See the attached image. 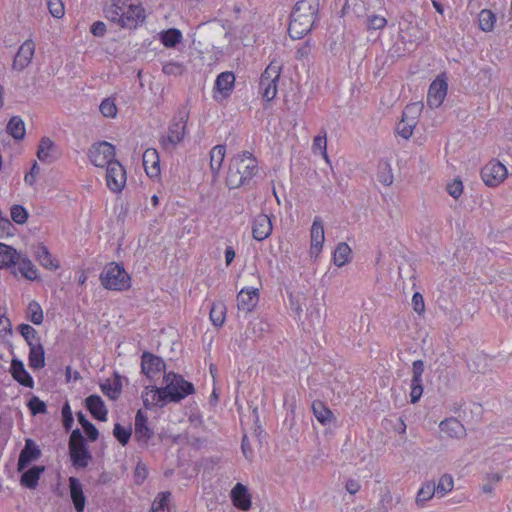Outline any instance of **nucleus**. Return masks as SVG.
<instances>
[{
  "mask_svg": "<svg viewBox=\"0 0 512 512\" xmlns=\"http://www.w3.org/2000/svg\"><path fill=\"white\" fill-rule=\"evenodd\" d=\"M273 231L270 217L266 214L257 215L252 222V235L257 241L267 239Z\"/></svg>",
  "mask_w": 512,
  "mask_h": 512,
  "instance_id": "dca6fc26",
  "label": "nucleus"
},
{
  "mask_svg": "<svg viewBox=\"0 0 512 512\" xmlns=\"http://www.w3.org/2000/svg\"><path fill=\"white\" fill-rule=\"evenodd\" d=\"M47 6L53 17L60 19L64 16V5L61 0H48Z\"/></svg>",
  "mask_w": 512,
  "mask_h": 512,
  "instance_id": "0e129e2a",
  "label": "nucleus"
},
{
  "mask_svg": "<svg viewBox=\"0 0 512 512\" xmlns=\"http://www.w3.org/2000/svg\"><path fill=\"white\" fill-rule=\"evenodd\" d=\"M11 219L19 225L25 224L28 219L27 210L21 205H13L10 209Z\"/></svg>",
  "mask_w": 512,
  "mask_h": 512,
  "instance_id": "5fc2aeb1",
  "label": "nucleus"
},
{
  "mask_svg": "<svg viewBox=\"0 0 512 512\" xmlns=\"http://www.w3.org/2000/svg\"><path fill=\"white\" fill-rule=\"evenodd\" d=\"M10 372L12 374V377L21 385L29 388L33 387V379L26 371L22 361L18 359H13L11 362Z\"/></svg>",
  "mask_w": 512,
  "mask_h": 512,
  "instance_id": "b1692460",
  "label": "nucleus"
},
{
  "mask_svg": "<svg viewBox=\"0 0 512 512\" xmlns=\"http://www.w3.org/2000/svg\"><path fill=\"white\" fill-rule=\"evenodd\" d=\"M159 155L156 149L149 148L143 154V166L149 177H157L160 174Z\"/></svg>",
  "mask_w": 512,
  "mask_h": 512,
  "instance_id": "5701e85b",
  "label": "nucleus"
},
{
  "mask_svg": "<svg viewBox=\"0 0 512 512\" xmlns=\"http://www.w3.org/2000/svg\"><path fill=\"white\" fill-rule=\"evenodd\" d=\"M233 505L243 511L251 508L252 501L248 488L242 483H237L230 492Z\"/></svg>",
  "mask_w": 512,
  "mask_h": 512,
  "instance_id": "a211bd4d",
  "label": "nucleus"
},
{
  "mask_svg": "<svg viewBox=\"0 0 512 512\" xmlns=\"http://www.w3.org/2000/svg\"><path fill=\"white\" fill-rule=\"evenodd\" d=\"M377 177L380 183L390 186L394 181L391 165L388 161H380L378 164Z\"/></svg>",
  "mask_w": 512,
  "mask_h": 512,
  "instance_id": "ea45409f",
  "label": "nucleus"
},
{
  "mask_svg": "<svg viewBox=\"0 0 512 512\" xmlns=\"http://www.w3.org/2000/svg\"><path fill=\"white\" fill-rule=\"evenodd\" d=\"M142 372L149 378L154 379L158 376L165 368L164 361L151 353L145 352L142 355L141 362Z\"/></svg>",
  "mask_w": 512,
  "mask_h": 512,
  "instance_id": "4468645a",
  "label": "nucleus"
},
{
  "mask_svg": "<svg viewBox=\"0 0 512 512\" xmlns=\"http://www.w3.org/2000/svg\"><path fill=\"white\" fill-rule=\"evenodd\" d=\"M142 399L145 407L163 406L168 401L165 393H162V388L155 386L146 387L142 394Z\"/></svg>",
  "mask_w": 512,
  "mask_h": 512,
  "instance_id": "393cba45",
  "label": "nucleus"
},
{
  "mask_svg": "<svg viewBox=\"0 0 512 512\" xmlns=\"http://www.w3.org/2000/svg\"><path fill=\"white\" fill-rule=\"evenodd\" d=\"M468 367L473 373H483L488 368V359L483 354H477L469 361Z\"/></svg>",
  "mask_w": 512,
  "mask_h": 512,
  "instance_id": "de8ad7c7",
  "label": "nucleus"
},
{
  "mask_svg": "<svg viewBox=\"0 0 512 512\" xmlns=\"http://www.w3.org/2000/svg\"><path fill=\"white\" fill-rule=\"evenodd\" d=\"M134 435L137 441L144 443H146L154 435V432L148 426L147 417L141 410H138L135 416Z\"/></svg>",
  "mask_w": 512,
  "mask_h": 512,
  "instance_id": "aec40b11",
  "label": "nucleus"
},
{
  "mask_svg": "<svg viewBox=\"0 0 512 512\" xmlns=\"http://www.w3.org/2000/svg\"><path fill=\"white\" fill-rule=\"evenodd\" d=\"M100 112L104 117L107 118H114L117 115L118 109L115 104V101L111 98L104 99L100 106H99Z\"/></svg>",
  "mask_w": 512,
  "mask_h": 512,
  "instance_id": "3c124183",
  "label": "nucleus"
},
{
  "mask_svg": "<svg viewBox=\"0 0 512 512\" xmlns=\"http://www.w3.org/2000/svg\"><path fill=\"white\" fill-rule=\"evenodd\" d=\"M19 332L25 338V340L27 341L29 346H30V342L39 343V338L37 337V332L32 326H30L28 324H21L19 326Z\"/></svg>",
  "mask_w": 512,
  "mask_h": 512,
  "instance_id": "052dcab7",
  "label": "nucleus"
},
{
  "mask_svg": "<svg viewBox=\"0 0 512 512\" xmlns=\"http://www.w3.org/2000/svg\"><path fill=\"white\" fill-rule=\"evenodd\" d=\"M45 471L44 466H34L25 471L20 479V484L29 489H35L38 485L41 474Z\"/></svg>",
  "mask_w": 512,
  "mask_h": 512,
  "instance_id": "c756f323",
  "label": "nucleus"
},
{
  "mask_svg": "<svg viewBox=\"0 0 512 512\" xmlns=\"http://www.w3.org/2000/svg\"><path fill=\"white\" fill-rule=\"evenodd\" d=\"M250 326L251 333L255 337H262L269 330V324L262 319L251 322Z\"/></svg>",
  "mask_w": 512,
  "mask_h": 512,
  "instance_id": "680f3d73",
  "label": "nucleus"
},
{
  "mask_svg": "<svg viewBox=\"0 0 512 512\" xmlns=\"http://www.w3.org/2000/svg\"><path fill=\"white\" fill-rule=\"evenodd\" d=\"M416 124L417 121H413V119H402L397 127V131L403 138L408 139L412 135Z\"/></svg>",
  "mask_w": 512,
  "mask_h": 512,
  "instance_id": "4d7b16f0",
  "label": "nucleus"
},
{
  "mask_svg": "<svg viewBox=\"0 0 512 512\" xmlns=\"http://www.w3.org/2000/svg\"><path fill=\"white\" fill-rule=\"evenodd\" d=\"M479 28L484 32H491L494 29L496 15L489 9H483L478 16Z\"/></svg>",
  "mask_w": 512,
  "mask_h": 512,
  "instance_id": "4c0bfd02",
  "label": "nucleus"
},
{
  "mask_svg": "<svg viewBox=\"0 0 512 512\" xmlns=\"http://www.w3.org/2000/svg\"><path fill=\"white\" fill-rule=\"evenodd\" d=\"M164 382L165 386L162 387V393H165L169 402H179L194 393L193 384L173 372L164 375Z\"/></svg>",
  "mask_w": 512,
  "mask_h": 512,
  "instance_id": "7ed1b4c3",
  "label": "nucleus"
},
{
  "mask_svg": "<svg viewBox=\"0 0 512 512\" xmlns=\"http://www.w3.org/2000/svg\"><path fill=\"white\" fill-rule=\"evenodd\" d=\"M6 129L15 140H22L25 137V124L19 116H13L9 120Z\"/></svg>",
  "mask_w": 512,
  "mask_h": 512,
  "instance_id": "c9c22d12",
  "label": "nucleus"
},
{
  "mask_svg": "<svg viewBox=\"0 0 512 512\" xmlns=\"http://www.w3.org/2000/svg\"><path fill=\"white\" fill-rule=\"evenodd\" d=\"M351 248L345 242L339 243L334 252V264L338 267H342L350 261Z\"/></svg>",
  "mask_w": 512,
  "mask_h": 512,
  "instance_id": "e433bc0d",
  "label": "nucleus"
},
{
  "mask_svg": "<svg viewBox=\"0 0 512 512\" xmlns=\"http://www.w3.org/2000/svg\"><path fill=\"white\" fill-rule=\"evenodd\" d=\"M226 317V307L223 302L214 303L210 310V319L212 323L221 327L225 322Z\"/></svg>",
  "mask_w": 512,
  "mask_h": 512,
  "instance_id": "a19ab883",
  "label": "nucleus"
},
{
  "mask_svg": "<svg viewBox=\"0 0 512 512\" xmlns=\"http://www.w3.org/2000/svg\"><path fill=\"white\" fill-rule=\"evenodd\" d=\"M312 410L317 420L322 424H328L333 419V413L322 402H314Z\"/></svg>",
  "mask_w": 512,
  "mask_h": 512,
  "instance_id": "58836bf2",
  "label": "nucleus"
},
{
  "mask_svg": "<svg viewBox=\"0 0 512 512\" xmlns=\"http://www.w3.org/2000/svg\"><path fill=\"white\" fill-rule=\"evenodd\" d=\"M101 284L109 290L123 291L130 287V277L117 263L108 264L100 275Z\"/></svg>",
  "mask_w": 512,
  "mask_h": 512,
  "instance_id": "20e7f679",
  "label": "nucleus"
},
{
  "mask_svg": "<svg viewBox=\"0 0 512 512\" xmlns=\"http://www.w3.org/2000/svg\"><path fill=\"white\" fill-rule=\"evenodd\" d=\"M160 38L165 47L173 48L182 40V34L178 29L172 28L162 32Z\"/></svg>",
  "mask_w": 512,
  "mask_h": 512,
  "instance_id": "c03bdc74",
  "label": "nucleus"
},
{
  "mask_svg": "<svg viewBox=\"0 0 512 512\" xmlns=\"http://www.w3.org/2000/svg\"><path fill=\"white\" fill-rule=\"evenodd\" d=\"M35 53V44L31 39L26 40L18 49L12 68L17 71H22L30 63Z\"/></svg>",
  "mask_w": 512,
  "mask_h": 512,
  "instance_id": "ddd939ff",
  "label": "nucleus"
},
{
  "mask_svg": "<svg viewBox=\"0 0 512 512\" xmlns=\"http://www.w3.org/2000/svg\"><path fill=\"white\" fill-rule=\"evenodd\" d=\"M226 154L224 145H216L210 152V168L215 176L219 174Z\"/></svg>",
  "mask_w": 512,
  "mask_h": 512,
  "instance_id": "f704fd0d",
  "label": "nucleus"
},
{
  "mask_svg": "<svg viewBox=\"0 0 512 512\" xmlns=\"http://www.w3.org/2000/svg\"><path fill=\"white\" fill-rule=\"evenodd\" d=\"M310 254L317 257L321 252L325 240L324 226L319 217H316L310 229Z\"/></svg>",
  "mask_w": 512,
  "mask_h": 512,
  "instance_id": "f3484780",
  "label": "nucleus"
},
{
  "mask_svg": "<svg viewBox=\"0 0 512 512\" xmlns=\"http://www.w3.org/2000/svg\"><path fill=\"white\" fill-rule=\"evenodd\" d=\"M126 179V171L119 161H112L106 166V184L112 192H121L126 185Z\"/></svg>",
  "mask_w": 512,
  "mask_h": 512,
  "instance_id": "1a4fd4ad",
  "label": "nucleus"
},
{
  "mask_svg": "<svg viewBox=\"0 0 512 512\" xmlns=\"http://www.w3.org/2000/svg\"><path fill=\"white\" fill-rule=\"evenodd\" d=\"M127 5L128 0H111L110 5L104 9L106 18L118 24Z\"/></svg>",
  "mask_w": 512,
  "mask_h": 512,
  "instance_id": "c85d7f7f",
  "label": "nucleus"
},
{
  "mask_svg": "<svg viewBox=\"0 0 512 512\" xmlns=\"http://www.w3.org/2000/svg\"><path fill=\"white\" fill-rule=\"evenodd\" d=\"M69 452L71 461L76 468H85L92 459L91 454L87 450L83 436L79 429L72 431L69 439Z\"/></svg>",
  "mask_w": 512,
  "mask_h": 512,
  "instance_id": "0eeeda50",
  "label": "nucleus"
},
{
  "mask_svg": "<svg viewBox=\"0 0 512 512\" xmlns=\"http://www.w3.org/2000/svg\"><path fill=\"white\" fill-rule=\"evenodd\" d=\"M448 84L444 79H435L428 90L427 104L430 108L440 107L447 95Z\"/></svg>",
  "mask_w": 512,
  "mask_h": 512,
  "instance_id": "9b49d317",
  "label": "nucleus"
},
{
  "mask_svg": "<svg viewBox=\"0 0 512 512\" xmlns=\"http://www.w3.org/2000/svg\"><path fill=\"white\" fill-rule=\"evenodd\" d=\"M170 492H162L153 501L151 510L156 512H166L170 501Z\"/></svg>",
  "mask_w": 512,
  "mask_h": 512,
  "instance_id": "864d4df0",
  "label": "nucleus"
},
{
  "mask_svg": "<svg viewBox=\"0 0 512 512\" xmlns=\"http://www.w3.org/2000/svg\"><path fill=\"white\" fill-rule=\"evenodd\" d=\"M507 175V168L497 160L490 161L481 171L484 183L490 187H496L501 184L507 178Z\"/></svg>",
  "mask_w": 512,
  "mask_h": 512,
  "instance_id": "9d476101",
  "label": "nucleus"
},
{
  "mask_svg": "<svg viewBox=\"0 0 512 512\" xmlns=\"http://www.w3.org/2000/svg\"><path fill=\"white\" fill-rule=\"evenodd\" d=\"M89 158L97 166L104 168L110 162L115 161V147L106 141L95 143L89 149Z\"/></svg>",
  "mask_w": 512,
  "mask_h": 512,
  "instance_id": "6e6552de",
  "label": "nucleus"
},
{
  "mask_svg": "<svg viewBox=\"0 0 512 512\" xmlns=\"http://www.w3.org/2000/svg\"><path fill=\"white\" fill-rule=\"evenodd\" d=\"M17 263H19V270L25 278L29 280H34L38 277L37 269L29 259L20 258L19 261H17Z\"/></svg>",
  "mask_w": 512,
  "mask_h": 512,
  "instance_id": "09e8293b",
  "label": "nucleus"
},
{
  "mask_svg": "<svg viewBox=\"0 0 512 512\" xmlns=\"http://www.w3.org/2000/svg\"><path fill=\"white\" fill-rule=\"evenodd\" d=\"M423 108V103L416 102L410 105H407L405 110L403 111V120L405 119H413L416 121L417 117L420 115Z\"/></svg>",
  "mask_w": 512,
  "mask_h": 512,
  "instance_id": "13d9d810",
  "label": "nucleus"
},
{
  "mask_svg": "<svg viewBox=\"0 0 512 512\" xmlns=\"http://www.w3.org/2000/svg\"><path fill=\"white\" fill-rule=\"evenodd\" d=\"M85 405L95 419L99 421H106L108 411L99 395H90L87 397Z\"/></svg>",
  "mask_w": 512,
  "mask_h": 512,
  "instance_id": "412c9836",
  "label": "nucleus"
},
{
  "mask_svg": "<svg viewBox=\"0 0 512 512\" xmlns=\"http://www.w3.org/2000/svg\"><path fill=\"white\" fill-rule=\"evenodd\" d=\"M32 415L44 414L47 411L46 404L37 396H32L27 403Z\"/></svg>",
  "mask_w": 512,
  "mask_h": 512,
  "instance_id": "6e6d98bb",
  "label": "nucleus"
},
{
  "mask_svg": "<svg viewBox=\"0 0 512 512\" xmlns=\"http://www.w3.org/2000/svg\"><path fill=\"white\" fill-rule=\"evenodd\" d=\"M41 451L32 439L25 441V446L20 452L18 459V471L25 469L29 463L40 457Z\"/></svg>",
  "mask_w": 512,
  "mask_h": 512,
  "instance_id": "6ab92c4d",
  "label": "nucleus"
},
{
  "mask_svg": "<svg viewBox=\"0 0 512 512\" xmlns=\"http://www.w3.org/2000/svg\"><path fill=\"white\" fill-rule=\"evenodd\" d=\"M312 149L314 153L319 152L326 160V162H329L327 154V135L325 131L314 138Z\"/></svg>",
  "mask_w": 512,
  "mask_h": 512,
  "instance_id": "49530a36",
  "label": "nucleus"
},
{
  "mask_svg": "<svg viewBox=\"0 0 512 512\" xmlns=\"http://www.w3.org/2000/svg\"><path fill=\"white\" fill-rule=\"evenodd\" d=\"M14 226L11 221L4 216H0V238H5L13 235Z\"/></svg>",
  "mask_w": 512,
  "mask_h": 512,
  "instance_id": "69168bd1",
  "label": "nucleus"
},
{
  "mask_svg": "<svg viewBox=\"0 0 512 512\" xmlns=\"http://www.w3.org/2000/svg\"><path fill=\"white\" fill-rule=\"evenodd\" d=\"M249 277L252 282L256 284L251 287H243L239 291L237 295V307L239 312L244 313V315H248L253 309L256 307L259 301V285H260V277L255 273H250Z\"/></svg>",
  "mask_w": 512,
  "mask_h": 512,
  "instance_id": "423d86ee",
  "label": "nucleus"
},
{
  "mask_svg": "<svg viewBox=\"0 0 512 512\" xmlns=\"http://www.w3.org/2000/svg\"><path fill=\"white\" fill-rule=\"evenodd\" d=\"M235 83V76L232 72H222L215 81V89L223 96H227Z\"/></svg>",
  "mask_w": 512,
  "mask_h": 512,
  "instance_id": "473e14b6",
  "label": "nucleus"
},
{
  "mask_svg": "<svg viewBox=\"0 0 512 512\" xmlns=\"http://www.w3.org/2000/svg\"><path fill=\"white\" fill-rule=\"evenodd\" d=\"M29 366L33 369L43 368L45 365L44 348L40 343L30 342Z\"/></svg>",
  "mask_w": 512,
  "mask_h": 512,
  "instance_id": "cd10ccee",
  "label": "nucleus"
},
{
  "mask_svg": "<svg viewBox=\"0 0 512 512\" xmlns=\"http://www.w3.org/2000/svg\"><path fill=\"white\" fill-rule=\"evenodd\" d=\"M454 480L450 474H443L437 484L434 483V489L439 497H443L453 490Z\"/></svg>",
  "mask_w": 512,
  "mask_h": 512,
  "instance_id": "79ce46f5",
  "label": "nucleus"
},
{
  "mask_svg": "<svg viewBox=\"0 0 512 512\" xmlns=\"http://www.w3.org/2000/svg\"><path fill=\"white\" fill-rule=\"evenodd\" d=\"M20 259V254L11 246L0 243V269L15 265Z\"/></svg>",
  "mask_w": 512,
  "mask_h": 512,
  "instance_id": "7c9ffc66",
  "label": "nucleus"
},
{
  "mask_svg": "<svg viewBox=\"0 0 512 512\" xmlns=\"http://www.w3.org/2000/svg\"><path fill=\"white\" fill-rule=\"evenodd\" d=\"M162 71L166 75L180 76L185 72V66L180 62H169L163 65Z\"/></svg>",
  "mask_w": 512,
  "mask_h": 512,
  "instance_id": "bf43d9fd",
  "label": "nucleus"
},
{
  "mask_svg": "<svg viewBox=\"0 0 512 512\" xmlns=\"http://www.w3.org/2000/svg\"><path fill=\"white\" fill-rule=\"evenodd\" d=\"M423 393L422 381H411L410 399L412 403L419 401Z\"/></svg>",
  "mask_w": 512,
  "mask_h": 512,
  "instance_id": "774afa93",
  "label": "nucleus"
},
{
  "mask_svg": "<svg viewBox=\"0 0 512 512\" xmlns=\"http://www.w3.org/2000/svg\"><path fill=\"white\" fill-rule=\"evenodd\" d=\"M319 0H300L290 16L289 34L293 39H301L308 34L317 18Z\"/></svg>",
  "mask_w": 512,
  "mask_h": 512,
  "instance_id": "f257e3e1",
  "label": "nucleus"
},
{
  "mask_svg": "<svg viewBox=\"0 0 512 512\" xmlns=\"http://www.w3.org/2000/svg\"><path fill=\"white\" fill-rule=\"evenodd\" d=\"M436 494V489H434V482L433 481H426L422 483L421 487L419 488L416 497H415V504L417 507L422 508L424 505L430 501Z\"/></svg>",
  "mask_w": 512,
  "mask_h": 512,
  "instance_id": "2f4dec72",
  "label": "nucleus"
},
{
  "mask_svg": "<svg viewBox=\"0 0 512 512\" xmlns=\"http://www.w3.org/2000/svg\"><path fill=\"white\" fill-rule=\"evenodd\" d=\"M54 150L55 143L49 137H43L38 146L37 157L42 162H51L54 159Z\"/></svg>",
  "mask_w": 512,
  "mask_h": 512,
  "instance_id": "72a5a7b5",
  "label": "nucleus"
},
{
  "mask_svg": "<svg viewBox=\"0 0 512 512\" xmlns=\"http://www.w3.org/2000/svg\"><path fill=\"white\" fill-rule=\"evenodd\" d=\"M77 417H78L79 423L81 424V426L84 429L85 433L87 434L88 438L91 441L97 440L99 433H98V430L96 429V427L86 419V417L83 413L79 412L77 414Z\"/></svg>",
  "mask_w": 512,
  "mask_h": 512,
  "instance_id": "8fccbe9b",
  "label": "nucleus"
},
{
  "mask_svg": "<svg viewBox=\"0 0 512 512\" xmlns=\"http://www.w3.org/2000/svg\"><path fill=\"white\" fill-rule=\"evenodd\" d=\"M282 64L276 60L270 62L260 78V91L262 97L271 101L277 93V83L280 78Z\"/></svg>",
  "mask_w": 512,
  "mask_h": 512,
  "instance_id": "39448f33",
  "label": "nucleus"
},
{
  "mask_svg": "<svg viewBox=\"0 0 512 512\" xmlns=\"http://www.w3.org/2000/svg\"><path fill=\"white\" fill-rule=\"evenodd\" d=\"M257 172V161L249 152L234 156L228 167L226 184L230 189L247 184Z\"/></svg>",
  "mask_w": 512,
  "mask_h": 512,
  "instance_id": "f03ea898",
  "label": "nucleus"
},
{
  "mask_svg": "<svg viewBox=\"0 0 512 512\" xmlns=\"http://www.w3.org/2000/svg\"><path fill=\"white\" fill-rule=\"evenodd\" d=\"M131 433L130 427H124L119 423L114 425L113 435L122 445H126L129 442Z\"/></svg>",
  "mask_w": 512,
  "mask_h": 512,
  "instance_id": "603ef678",
  "label": "nucleus"
},
{
  "mask_svg": "<svg viewBox=\"0 0 512 512\" xmlns=\"http://www.w3.org/2000/svg\"><path fill=\"white\" fill-rule=\"evenodd\" d=\"M442 433L451 438H462L466 435V429L456 418H448L439 425Z\"/></svg>",
  "mask_w": 512,
  "mask_h": 512,
  "instance_id": "4be33fe9",
  "label": "nucleus"
},
{
  "mask_svg": "<svg viewBox=\"0 0 512 512\" xmlns=\"http://www.w3.org/2000/svg\"><path fill=\"white\" fill-rule=\"evenodd\" d=\"M101 391L111 400H116L121 393V384L117 379L114 381L106 380L100 385Z\"/></svg>",
  "mask_w": 512,
  "mask_h": 512,
  "instance_id": "a18cd8bd",
  "label": "nucleus"
},
{
  "mask_svg": "<svg viewBox=\"0 0 512 512\" xmlns=\"http://www.w3.org/2000/svg\"><path fill=\"white\" fill-rule=\"evenodd\" d=\"M144 18V10L140 5L128 3L118 25L123 28H136L139 23L144 21Z\"/></svg>",
  "mask_w": 512,
  "mask_h": 512,
  "instance_id": "f8f14e48",
  "label": "nucleus"
},
{
  "mask_svg": "<svg viewBox=\"0 0 512 512\" xmlns=\"http://www.w3.org/2000/svg\"><path fill=\"white\" fill-rule=\"evenodd\" d=\"M448 193L455 199H458L463 193V184L460 179H455L447 185Z\"/></svg>",
  "mask_w": 512,
  "mask_h": 512,
  "instance_id": "338daca9",
  "label": "nucleus"
},
{
  "mask_svg": "<svg viewBox=\"0 0 512 512\" xmlns=\"http://www.w3.org/2000/svg\"><path fill=\"white\" fill-rule=\"evenodd\" d=\"M187 116L181 117L179 120L173 121L168 129L167 139L164 140V147H175L179 144L186 134Z\"/></svg>",
  "mask_w": 512,
  "mask_h": 512,
  "instance_id": "2eb2a0df",
  "label": "nucleus"
},
{
  "mask_svg": "<svg viewBox=\"0 0 512 512\" xmlns=\"http://www.w3.org/2000/svg\"><path fill=\"white\" fill-rule=\"evenodd\" d=\"M26 317L35 325H40L43 322V310L38 302L31 301L28 304Z\"/></svg>",
  "mask_w": 512,
  "mask_h": 512,
  "instance_id": "37998d69",
  "label": "nucleus"
},
{
  "mask_svg": "<svg viewBox=\"0 0 512 512\" xmlns=\"http://www.w3.org/2000/svg\"><path fill=\"white\" fill-rule=\"evenodd\" d=\"M35 257L39 264L46 269L49 270H57L60 265L58 260H56L48 251L47 247L39 244L35 251Z\"/></svg>",
  "mask_w": 512,
  "mask_h": 512,
  "instance_id": "bb28decb",
  "label": "nucleus"
},
{
  "mask_svg": "<svg viewBox=\"0 0 512 512\" xmlns=\"http://www.w3.org/2000/svg\"><path fill=\"white\" fill-rule=\"evenodd\" d=\"M71 499L77 512H83L85 508V496L80 481L74 477L69 478Z\"/></svg>",
  "mask_w": 512,
  "mask_h": 512,
  "instance_id": "a878e982",
  "label": "nucleus"
},
{
  "mask_svg": "<svg viewBox=\"0 0 512 512\" xmlns=\"http://www.w3.org/2000/svg\"><path fill=\"white\" fill-rule=\"evenodd\" d=\"M387 24V19L384 16L370 15L367 18L368 30H380Z\"/></svg>",
  "mask_w": 512,
  "mask_h": 512,
  "instance_id": "e2e57ef3",
  "label": "nucleus"
}]
</instances>
